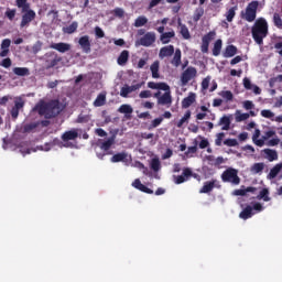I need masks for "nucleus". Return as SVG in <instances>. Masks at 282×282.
Here are the masks:
<instances>
[{
    "instance_id": "nucleus-63",
    "label": "nucleus",
    "mask_w": 282,
    "mask_h": 282,
    "mask_svg": "<svg viewBox=\"0 0 282 282\" xmlns=\"http://www.w3.org/2000/svg\"><path fill=\"white\" fill-rule=\"evenodd\" d=\"M151 96H153L151 90H143L139 94V98H151Z\"/></svg>"
},
{
    "instance_id": "nucleus-37",
    "label": "nucleus",
    "mask_w": 282,
    "mask_h": 282,
    "mask_svg": "<svg viewBox=\"0 0 282 282\" xmlns=\"http://www.w3.org/2000/svg\"><path fill=\"white\" fill-rule=\"evenodd\" d=\"M219 96L224 98V100H226L227 102H232V100L235 99V95H232V91L230 90H221L219 93Z\"/></svg>"
},
{
    "instance_id": "nucleus-14",
    "label": "nucleus",
    "mask_w": 282,
    "mask_h": 282,
    "mask_svg": "<svg viewBox=\"0 0 282 282\" xmlns=\"http://www.w3.org/2000/svg\"><path fill=\"white\" fill-rule=\"evenodd\" d=\"M133 188H137V191H141V193H147L148 195H153V189L147 187V185L142 184L140 178H137L132 183Z\"/></svg>"
},
{
    "instance_id": "nucleus-41",
    "label": "nucleus",
    "mask_w": 282,
    "mask_h": 282,
    "mask_svg": "<svg viewBox=\"0 0 282 282\" xmlns=\"http://www.w3.org/2000/svg\"><path fill=\"white\" fill-rule=\"evenodd\" d=\"M257 199H263V202H270V191L268 188H262L259 195L257 196Z\"/></svg>"
},
{
    "instance_id": "nucleus-60",
    "label": "nucleus",
    "mask_w": 282,
    "mask_h": 282,
    "mask_svg": "<svg viewBox=\"0 0 282 282\" xmlns=\"http://www.w3.org/2000/svg\"><path fill=\"white\" fill-rule=\"evenodd\" d=\"M113 14H115V17H118V19H122V17H124V9L116 8L113 10Z\"/></svg>"
},
{
    "instance_id": "nucleus-8",
    "label": "nucleus",
    "mask_w": 282,
    "mask_h": 282,
    "mask_svg": "<svg viewBox=\"0 0 282 282\" xmlns=\"http://www.w3.org/2000/svg\"><path fill=\"white\" fill-rule=\"evenodd\" d=\"M142 85H144V82L134 84L132 86H123L120 90L121 98H129V94H132V91H138V89L142 88Z\"/></svg>"
},
{
    "instance_id": "nucleus-11",
    "label": "nucleus",
    "mask_w": 282,
    "mask_h": 282,
    "mask_svg": "<svg viewBox=\"0 0 282 282\" xmlns=\"http://www.w3.org/2000/svg\"><path fill=\"white\" fill-rule=\"evenodd\" d=\"M50 47L51 50H56L61 54H65V52H69V50H72V44L65 42L52 43Z\"/></svg>"
},
{
    "instance_id": "nucleus-10",
    "label": "nucleus",
    "mask_w": 282,
    "mask_h": 282,
    "mask_svg": "<svg viewBox=\"0 0 282 282\" xmlns=\"http://www.w3.org/2000/svg\"><path fill=\"white\" fill-rule=\"evenodd\" d=\"M25 107V101L23 99L19 98V100L14 101V106L11 109V118L12 120H17L19 118V111Z\"/></svg>"
},
{
    "instance_id": "nucleus-16",
    "label": "nucleus",
    "mask_w": 282,
    "mask_h": 282,
    "mask_svg": "<svg viewBox=\"0 0 282 282\" xmlns=\"http://www.w3.org/2000/svg\"><path fill=\"white\" fill-rule=\"evenodd\" d=\"M197 100V95L195 93H189L187 97L182 100V108L188 109Z\"/></svg>"
},
{
    "instance_id": "nucleus-49",
    "label": "nucleus",
    "mask_w": 282,
    "mask_h": 282,
    "mask_svg": "<svg viewBox=\"0 0 282 282\" xmlns=\"http://www.w3.org/2000/svg\"><path fill=\"white\" fill-rule=\"evenodd\" d=\"M4 15L7 19H9V21H14V17H17V9H7Z\"/></svg>"
},
{
    "instance_id": "nucleus-1",
    "label": "nucleus",
    "mask_w": 282,
    "mask_h": 282,
    "mask_svg": "<svg viewBox=\"0 0 282 282\" xmlns=\"http://www.w3.org/2000/svg\"><path fill=\"white\" fill-rule=\"evenodd\" d=\"M33 111H37L39 116H43L46 120H52L61 113V101L58 99H52L50 101L40 100L33 108Z\"/></svg>"
},
{
    "instance_id": "nucleus-30",
    "label": "nucleus",
    "mask_w": 282,
    "mask_h": 282,
    "mask_svg": "<svg viewBox=\"0 0 282 282\" xmlns=\"http://www.w3.org/2000/svg\"><path fill=\"white\" fill-rule=\"evenodd\" d=\"M223 45H224V42L221 41V39L216 40L212 50L213 56H219V54H221Z\"/></svg>"
},
{
    "instance_id": "nucleus-22",
    "label": "nucleus",
    "mask_w": 282,
    "mask_h": 282,
    "mask_svg": "<svg viewBox=\"0 0 282 282\" xmlns=\"http://www.w3.org/2000/svg\"><path fill=\"white\" fill-rule=\"evenodd\" d=\"M237 54V46L235 45H228L225 48V52L223 53L224 58H232Z\"/></svg>"
},
{
    "instance_id": "nucleus-62",
    "label": "nucleus",
    "mask_w": 282,
    "mask_h": 282,
    "mask_svg": "<svg viewBox=\"0 0 282 282\" xmlns=\"http://www.w3.org/2000/svg\"><path fill=\"white\" fill-rule=\"evenodd\" d=\"M242 83H243L245 89H248V90L252 89V86H253L252 82H250L248 77H245Z\"/></svg>"
},
{
    "instance_id": "nucleus-28",
    "label": "nucleus",
    "mask_w": 282,
    "mask_h": 282,
    "mask_svg": "<svg viewBox=\"0 0 282 282\" xmlns=\"http://www.w3.org/2000/svg\"><path fill=\"white\" fill-rule=\"evenodd\" d=\"M150 72L152 73V78H160V61L152 63Z\"/></svg>"
},
{
    "instance_id": "nucleus-3",
    "label": "nucleus",
    "mask_w": 282,
    "mask_h": 282,
    "mask_svg": "<svg viewBox=\"0 0 282 282\" xmlns=\"http://www.w3.org/2000/svg\"><path fill=\"white\" fill-rule=\"evenodd\" d=\"M259 9V1L253 0L251 1L243 13L241 12V19L245 21H248V23H252V21H256L257 19V10Z\"/></svg>"
},
{
    "instance_id": "nucleus-9",
    "label": "nucleus",
    "mask_w": 282,
    "mask_h": 282,
    "mask_svg": "<svg viewBox=\"0 0 282 282\" xmlns=\"http://www.w3.org/2000/svg\"><path fill=\"white\" fill-rule=\"evenodd\" d=\"M78 45L80 46V50L84 52V54L91 53V41L89 40V35L80 36L78 40Z\"/></svg>"
},
{
    "instance_id": "nucleus-6",
    "label": "nucleus",
    "mask_w": 282,
    "mask_h": 282,
    "mask_svg": "<svg viewBox=\"0 0 282 282\" xmlns=\"http://www.w3.org/2000/svg\"><path fill=\"white\" fill-rule=\"evenodd\" d=\"M197 76V68L189 66L181 75V83L183 87H186L193 78Z\"/></svg>"
},
{
    "instance_id": "nucleus-29",
    "label": "nucleus",
    "mask_w": 282,
    "mask_h": 282,
    "mask_svg": "<svg viewBox=\"0 0 282 282\" xmlns=\"http://www.w3.org/2000/svg\"><path fill=\"white\" fill-rule=\"evenodd\" d=\"M106 104H107V95L101 93L95 99L94 107H105Z\"/></svg>"
},
{
    "instance_id": "nucleus-56",
    "label": "nucleus",
    "mask_w": 282,
    "mask_h": 282,
    "mask_svg": "<svg viewBox=\"0 0 282 282\" xmlns=\"http://www.w3.org/2000/svg\"><path fill=\"white\" fill-rule=\"evenodd\" d=\"M248 118H250V113H248V112L239 113L236 117V121L237 122H243V120H248Z\"/></svg>"
},
{
    "instance_id": "nucleus-58",
    "label": "nucleus",
    "mask_w": 282,
    "mask_h": 282,
    "mask_svg": "<svg viewBox=\"0 0 282 282\" xmlns=\"http://www.w3.org/2000/svg\"><path fill=\"white\" fill-rule=\"evenodd\" d=\"M276 135V132L274 130H269L267 132H264V135H262V140L263 142H265V140H270V138Z\"/></svg>"
},
{
    "instance_id": "nucleus-25",
    "label": "nucleus",
    "mask_w": 282,
    "mask_h": 282,
    "mask_svg": "<svg viewBox=\"0 0 282 282\" xmlns=\"http://www.w3.org/2000/svg\"><path fill=\"white\" fill-rule=\"evenodd\" d=\"M115 143H116V137H110L109 139H107L100 144V149L101 151L107 152L109 151V149H111V147H113Z\"/></svg>"
},
{
    "instance_id": "nucleus-21",
    "label": "nucleus",
    "mask_w": 282,
    "mask_h": 282,
    "mask_svg": "<svg viewBox=\"0 0 282 282\" xmlns=\"http://www.w3.org/2000/svg\"><path fill=\"white\" fill-rule=\"evenodd\" d=\"M171 64L174 67H180V65H182V50H180V48L175 50L174 56H173V58L171 61Z\"/></svg>"
},
{
    "instance_id": "nucleus-18",
    "label": "nucleus",
    "mask_w": 282,
    "mask_h": 282,
    "mask_svg": "<svg viewBox=\"0 0 282 282\" xmlns=\"http://www.w3.org/2000/svg\"><path fill=\"white\" fill-rule=\"evenodd\" d=\"M253 215H254V212H253V209H252V206L247 205V206L243 208V210L240 212L239 218L246 220V219L252 218Z\"/></svg>"
},
{
    "instance_id": "nucleus-2",
    "label": "nucleus",
    "mask_w": 282,
    "mask_h": 282,
    "mask_svg": "<svg viewBox=\"0 0 282 282\" xmlns=\"http://www.w3.org/2000/svg\"><path fill=\"white\" fill-rule=\"evenodd\" d=\"M268 20H265V18H258L251 28V36L254 43H257V45H263V39L268 36Z\"/></svg>"
},
{
    "instance_id": "nucleus-48",
    "label": "nucleus",
    "mask_w": 282,
    "mask_h": 282,
    "mask_svg": "<svg viewBox=\"0 0 282 282\" xmlns=\"http://www.w3.org/2000/svg\"><path fill=\"white\" fill-rule=\"evenodd\" d=\"M273 23H274L275 28H279V30H282L281 14H279V13L273 14Z\"/></svg>"
},
{
    "instance_id": "nucleus-38",
    "label": "nucleus",
    "mask_w": 282,
    "mask_h": 282,
    "mask_svg": "<svg viewBox=\"0 0 282 282\" xmlns=\"http://www.w3.org/2000/svg\"><path fill=\"white\" fill-rule=\"evenodd\" d=\"M124 160H127V154L124 152H120V153L112 155V158L110 159V162L116 164L118 162H124Z\"/></svg>"
},
{
    "instance_id": "nucleus-47",
    "label": "nucleus",
    "mask_w": 282,
    "mask_h": 282,
    "mask_svg": "<svg viewBox=\"0 0 282 282\" xmlns=\"http://www.w3.org/2000/svg\"><path fill=\"white\" fill-rule=\"evenodd\" d=\"M217 36V32L215 31H209L207 34H205L203 37H202V41L205 42V43H209L210 44V41H214V39Z\"/></svg>"
},
{
    "instance_id": "nucleus-4",
    "label": "nucleus",
    "mask_w": 282,
    "mask_h": 282,
    "mask_svg": "<svg viewBox=\"0 0 282 282\" xmlns=\"http://www.w3.org/2000/svg\"><path fill=\"white\" fill-rule=\"evenodd\" d=\"M238 171L229 167L221 174L223 182H227L229 184H234L235 186H239L241 184V178H239Z\"/></svg>"
},
{
    "instance_id": "nucleus-23",
    "label": "nucleus",
    "mask_w": 282,
    "mask_h": 282,
    "mask_svg": "<svg viewBox=\"0 0 282 282\" xmlns=\"http://www.w3.org/2000/svg\"><path fill=\"white\" fill-rule=\"evenodd\" d=\"M174 36H175V31L165 32L161 34L160 41L161 43H163V45H166L171 43V39H174Z\"/></svg>"
},
{
    "instance_id": "nucleus-13",
    "label": "nucleus",
    "mask_w": 282,
    "mask_h": 282,
    "mask_svg": "<svg viewBox=\"0 0 282 282\" xmlns=\"http://www.w3.org/2000/svg\"><path fill=\"white\" fill-rule=\"evenodd\" d=\"M173 54H175V46L170 44L167 46L161 47L159 52V58H169V56H173Z\"/></svg>"
},
{
    "instance_id": "nucleus-27",
    "label": "nucleus",
    "mask_w": 282,
    "mask_h": 282,
    "mask_svg": "<svg viewBox=\"0 0 282 282\" xmlns=\"http://www.w3.org/2000/svg\"><path fill=\"white\" fill-rule=\"evenodd\" d=\"M281 169H282V163H278L275 164L269 172L268 174V178L269 180H274L276 177V175H279V173H281Z\"/></svg>"
},
{
    "instance_id": "nucleus-61",
    "label": "nucleus",
    "mask_w": 282,
    "mask_h": 282,
    "mask_svg": "<svg viewBox=\"0 0 282 282\" xmlns=\"http://www.w3.org/2000/svg\"><path fill=\"white\" fill-rule=\"evenodd\" d=\"M163 120L164 118L162 117L155 118L154 120H152L151 127H153V129H155L156 127H160Z\"/></svg>"
},
{
    "instance_id": "nucleus-59",
    "label": "nucleus",
    "mask_w": 282,
    "mask_h": 282,
    "mask_svg": "<svg viewBox=\"0 0 282 282\" xmlns=\"http://www.w3.org/2000/svg\"><path fill=\"white\" fill-rule=\"evenodd\" d=\"M95 35L97 39H105V31L100 26L95 28Z\"/></svg>"
},
{
    "instance_id": "nucleus-42",
    "label": "nucleus",
    "mask_w": 282,
    "mask_h": 282,
    "mask_svg": "<svg viewBox=\"0 0 282 282\" xmlns=\"http://www.w3.org/2000/svg\"><path fill=\"white\" fill-rule=\"evenodd\" d=\"M62 58L58 57L57 54H55V57L53 59H47L46 61V69H52V67H56L58 65V63H61Z\"/></svg>"
},
{
    "instance_id": "nucleus-33",
    "label": "nucleus",
    "mask_w": 282,
    "mask_h": 282,
    "mask_svg": "<svg viewBox=\"0 0 282 282\" xmlns=\"http://www.w3.org/2000/svg\"><path fill=\"white\" fill-rule=\"evenodd\" d=\"M265 169V163H254L250 171L253 173V175H257L259 173H263V170Z\"/></svg>"
},
{
    "instance_id": "nucleus-32",
    "label": "nucleus",
    "mask_w": 282,
    "mask_h": 282,
    "mask_svg": "<svg viewBox=\"0 0 282 282\" xmlns=\"http://www.w3.org/2000/svg\"><path fill=\"white\" fill-rule=\"evenodd\" d=\"M39 128V122L25 123L22 128V133H32L35 129Z\"/></svg>"
},
{
    "instance_id": "nucleus-57",
    "label": "nucleus",
    "mask_w": 282,
    "mask_h": 282,
    "mask_svg": "<svg viewBox=\"0 0 282 282\" xmlns=\"http://www.w3.org/2000/svg\"><path fill=\"white\" fill-rule=\"evenodd\" d=\"M200 138V142L198 144L199 149H208V147H210V142H208V139L205 138Z\"/></svg>"
},
{
    "instance_id": "nucleus-31",
    "label": "nucleus",
    "mask_w": 282,
    "mask_h": 282,
    "mask_svg": "<svg viewBox=\"0 0 282 282\" xmlns=\"http://www.w3.org/2000/svg\"><path fill=\"white\" fill-rule=\"evenodd\" d=\"M129 62V51H122L117 59L118 65H127Z\"/></svg>"
},
{
    "instance_id": "nucleus-52",
    "label": "nucleus",
    "mask_w": 282,
    "mask_h": 282,
    "mask_svg": "<svg viewBox=\"0 0 282 282\" xmlns=\"http://www.w3.org/2000/svg\"><path fill=\"white\" fill-rule=\"evenodd\" d=\"M260 115L262 116V118H268L269 120H272V118H274V112L269 109L261 110Z\"/></svg>"
},
{
    "instance_id": "nucleus-36",
    "label": "nucleus",
    "mask_w": 282,
    "mask_h": 282,
    "mask_svg": "<svg viewBox=\"0 0 282 282\" xmlns=\"http://www.w3.org/2000/svg\"><path fill=\"white\" fill-rule=\"evenodd\" d=\"M150 169L154 171V173H158L162 169V163L160 162V159L154 158L151 160Z\"/></svg>"
},
{
    "instance_id": "nucleus-24",
    "label": "nucleus",
    "mask_w": 282,
    "mask_h": 282,
    "mask_svg": "<svg viewBox=\"0 0 282 282\" xmlns=\"http://www.w3.org/2000/svg\"><path fill=\"white\" fill-rule=\"evenodd\" d=\"M261 137V130L256 129L254 133L252 135V142L256 144V147H263L265 142H263V138L259 139Z\"/></svg>"
},
{
    "instance_id": "nucleus-44",
    "label": "nucleus",
    "mask_w": 282,
    "mask_h": 282,
    "mask_svg": "<svg viewBox=\"0 0 282 282\" xmlns=\"http://www.w3.org/2000/svg\"><path fill=\"white\" fill-rule=\"evenodd\" d=\"M149 23V19L144 15H140L134 21V28H143V25H147Z\"/></svg>"
},
{
    "instance_id": "nucleus-20",
    "label": "nucleus",
    "mask_w": 282,
    "mask_h": 282,
    "mask_svg": "<svg viewBox=\"0 0 282 282\" xmlns=\"http://www.w3.org/2000/svg\"><path fill=\"white\" fill-rule=\"evenodd\" d=\"M217 186V180L205 182L199 193H210Z\"/></svg>"
},
{
    "instance_id": "nucleus-46",
    "label": "nucleus",
    "mask_w": 282,
    "mask_h": 282,
    "mask_svg": "<svg viewBox=\"0 0 282 282\" xmlns=\"http://www.w3.org/2000/svg\"><path fill=\"white\" fill-rule=\"evenodd\" d=\"M203 17H204V9L202 7L196 8L193 15L194 23H197V21H199V19H202Z\"/></svg>"
},
{
    "instance_id": "nucleus-43",
    "label": "nucleus",
    "mask_w": 282,
    "mask_h": 282,
    "mask_svg": "<svg viewBox=\"0 0 282 282\" xmlns=\"http://www.w3.org/2000/svg\"><path fill=\"white\" fill-rule=\"evenodd\" d=\"M178 25L181 28L180 32H181L183 39L188 41V39H191V32L188 31V26H186V24H182V22H180Z\"/></svg>"
},
{
    "instance_id": "nucleus-34",
    "label": "nucleus",
    "mask_w": 282,
    "mask_h": 282,
    "mask_svg": "<svg viewBox=\"0 0 282 282\" xmlns=\"http://www.w3.org/2000/svg\"><path fill=\"white\" fill-rule=\"evenodd\" d=\"M237 15V7H231L226 13L225 17L228 23H232L235 17Z\"/></svg>"
},
{
    "instance_id": "nucleus-51",
    "label": "nucleus",
    "mask_w": 282,
    "mask_h": 282,
    "mask_svg": "<svg viewBox=\"0 0 282 282\" xmlns=\"http://www.w3.org/2000/svg\"><path fill=\"white\" fill-rule=\"evenodd\" d=\"M76 30H78V23L73 22L72 24H69L66 28L65 32H66V34H74V32H76Z\"/></svg>"
},
{
    "instance_id": "nucleus-50",
    "label": "nucleus",
    "mask_w": 282,
    "mask_h": 282,
    "mask_svg": "<svg viewBox=\"0 0 282 282\" xmlns=\"http://www.w3.org/2000/svg\"><path fill=\"white\" fill-rule=\"evenodd\" d=\"M224 138H226V133L219 132L216 134L215 144L216 147H221V143L224 142Z\"/></svg>"
},
{
    "instance_id": "nucleus-54",
    "label": "nucleus",
    "mask_w": 282,
    "mask_h": 282,
    "mask_svg": "<svg viewBox=\"0 0 282 282\" xmlns=\"http://www.w3.org/2000/svg\"><path fill=\"white\" fill-rule=\"evenodd\" d=\"M158 89L161 91H171V86H169V84L164 83V82H160Z\"/></svg>"
},
{
    "instance_id": "nucleus-5",
    "label": "nucleus",
    "mask_w": 282,
    "mask_h": 282,
    "mask_svg": "<svg viewBox=\"0 0 282 282\" xmlns=\"http://www.w3.org/2000/svg\"><path fill=\"white\" fill-rule=\"evenodd\" d=\"M21 13H22V19L20 22L21 29L29 28L30 23H32L34 19H36V12L32 10V8H29L25 11H21Z\"/></svg>"
},
{
    "instance_id": "nucleus-35",
    "label": "nucleus",
    "mask_w": 282,
    "mask_h": 282,
    "mask_svg": "<svg viewBox=\"0 0 282 282\" xmlns=\"http://www.w3.org/2000/svg\"><path fill=\"white\" fill-rule=\"evenodd\" d=\"M15 76H30V68L28 67H15L13 68Z\"/></svg>"
},
{
    "instance_id": "nucleus-15",
    "label": "nucleus",
    "mask_w": 282,
    "mask_h": 282,
    "mask_svg": "<svg viewBox=\"0 0 282 282\" xmlns=\"http://www.w3.org/2000/svg\"><path fill=\"white\" fill-rule=\"evenodd\" d=\"M158 105H163L167 108L171 107V105H173V97L171 96V91L164 93L161 98H159Z\"/></svg>"
},
{
    "instance_id": "nucleus-55",
    "label": "nucleus",
    "mask_w": 282,
    "mask_h": 282,
    "mask_svg": "<svg viewBox=\"0 0 282 282\" xmlns=\"http://www.w3.org/2000/svg\"><path fill=\"white\" fill-rule=\"evenodd\" d=\"M0 65H1V67H4V69H8V68L12 67V59H10V57H7V58L2 59Z\"/></svg>"
},
{
    "instance_id": "nucleus-40",
    "label": "nucleus",
    "mask_w": 282,
    "mask_h": 282,
    "mask_svg": "<svg viewBox=\"0 0 282 282\" xmlns=\"http://www.w3.org/2000/svg\"><path fill=\"white\" fill-rule=\"evenodd\" d=\"M15 6L21 11L30 10V2L28 0H15Z\"/></svg>"
},
{
    "instance_id": "nucleus-26",
    "label": "nucleus",
    "mask_w": 282,
    "mask_h": 282,
    "mask_svg": "<svg viewBox=\"0 0 282 282\" xmlns=\"http://www.w3.org/2000/svg\"><path fill=\"white\" fill-rule=\"evenodd\" d=\"M119 113H124L126 118H131V113H133V108L131 105L123 104L118 109Z\"/></svg>"
},
{
    "instance_id": "nucleus-45",
    "label": "nucleus",
    "mask_w": 282,
    "mask_h": 282,
    "mask_svg": "<svg viewBox=\"0 0 282 282\" xmlns=\"http://www.w3.org/2000/svg\"><path fill=\"white\" fill-rule=\"evenodd\" d=\"M191 120V110H187L185 115L180 119V121L176 123V127L178 129H182L184 127V122H188Z\"/></svg>"
},
{
    "instance_id": "nucleus-7",
    "label": "nucleus",
    "mask_w": 282,
    "mask_h": 282,
    "mask_svg": "<svg viewBox=\"0 0 282 282\" xmlns=\"http://www.w3.org/2000/svg\"><path fill=\"white\" fill-rule=\"evenodd\" d=\"M155 32H148L135 42V45H142V47H151V45L155 43Z\"/></svg>"
},
{
    "instance_id": "nucleus-64",
    "label": "nucleus",
    "mask_w": 282,
    "mask_h": 282,
    "mask_svg": "<svg viewBox=\"0 0 282 282\" xmlns=\"http://www.w3.org/2000/svg\"><path fill=\"white\" fill-rule=\"evenodd\" d=\"M274 50H276L278 54H280V56H282V41L276 42L274 44Z\"/></svg>"
},
{
    "instance_id": "nucleus-19",
    "label": "nucleus",
    "mask_w": 282,
    "mask_h": 282,
    "mask_svg": "<svg viewBox=\"0 0 282 282\" xmlns=\"http://www.w3.org/2000/svg\"><path fill=\"white\" fill-rule=\"evenodd\" d=\"M263 153L265 155V159L269 162H274L276 160H279V153L276 152V150H272V149H264Z\"/></svg>"
},
{
    "instance_id": "nucleus-39",
    "label": "nucleus",
    "mask_w": 282,
    "mask_h": 282,
    "mask_svg": "<svg viewBox=\"0 0 282 282\" xmlns=\"http://www.w3.org/2000/svg\"><path fill=\"white\" fill-rule=\"evenodd\" d=\"M218 124H223V131H228L230 129V117L224 116L223 118H220Z\"/></svg>"
},
{
    "instance_id": "nucleus-53",
    "label": "nucleus",
    "mask_w": 282,
    "mask_h": 282,
    "mask_svg": "<svg viewBox=\"0 0 282 282\" xmlns=\"http://www.w3.org/2000/svg\"><path fill=\"white\" fill-rule=\"evenodd\" d=\"M223 143L225 147H237L239 144L237 139H226Z\"/></svg>"
},
{
    "instance_id": "nucleus-12",
    "label": "nucleus",
    "mask_w": 282,
    "mask_h": 282,
    "mask_svg": "<svg viewBox=\"0 0 282 282\" xmlns=\"http://www.w3.org/2000/svg\"><path fill=\"white\" fill-rule=\"evenodd\" d=\"M192 175H193V171L188 167H185L183 170L182 175L174 176V183L175 184H184V182H186V180H188V177H191Z\"/></svg>"
},
{
    "instance_id": "nucleus-17",
    "label": "nucleus",
    "mask_w": 282,
    "mask_h": 282,
    "mask_svg": "<svg viewBox=\"0 0 282 282\" xmlns=\"http://www.w3.org/2000/svg\"><path fill=\"white\" fill-rule=\"evenodd\" d=\"M78 138V130L73 129L62 134L63 142H69V140H76Z\"/></svg>"
}]
</instances>
